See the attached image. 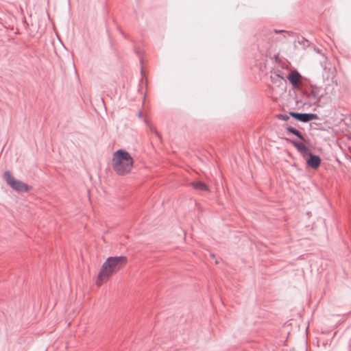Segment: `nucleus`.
I'll return each mask as SVG.
<instances>
[{
    "label": "nucleus",
    "instance_id": "obj_1",
    "mask_svg": "<svg viewBox=\"0 0 351 351\" xmlns=\"http://www.w3.org/2000/svg\"><path fill=\"white\" fill-rule=\"evenodd\" d=\"M127 258L125 256L109 257L103 263L101 269L98 274L96 284L101 286L106 282L111 276L116 274L125 265Z\"/></svg>",
    "mask_w": 351,
    "mask_h": 351
},
{
    "label": "nucleus",
    "instance_id": "obj_2",
    "mask_svg": "<svg viewBox=\"0 0 351 351\" xmlns=\"http://www.w3.org/2000/svg\"><path fill=\"white\" fill-rule=\"evenodd\" d=\"M110 165L118 176H125L132 171V156L123 149H119L112 154Z\"/></svg>",
    "mask_w": 351,
    "mask_h": 351
},
{
    "label": "nucleus",
    "instance_id": "obj_3",
    "mask_svg": "<svg viewBox=\"0 0 351 351\" xmlns=\"http://www.w3.org/2000/svg\"><path fill=\"white\" fill-rule=\"evenodd\" d=\"M4 178L7 184L14 191L22 193L28 192L31 187L25 182L16 180L11 174L10 171H7L4 173Z\"/></svg>",
    "mask_w": 351,
    "mask_h": 351
},
{
    "label": "nucleus",
    "instance_id": "obj_4",
    "mask_svg": "<svg viewBox=\"0 0 351 351\" xmlns=\"http://www.w3.org/2000/svg\"><path fill=\"white\" fill-rule=\"evenodd\" d=\"M259 38L261 39L263 41L259 42L258 43V47L260 49L261 51H267L270 45L269 42L272 39V32L269 29H265L263 30L258 36Z\"/></svg>",
    "mask_w": 351,
    "mask_h": 351
},
{
    "label": "nucleus",
    "instance_id": "obj_5",
    "mask_svg": "<svg viewBox=\"0 0 351 351\" xmlns=\"http://www.w3.org/2000/svg\"><path fill=\"white\" fill-rule=\"evenodd\" d=\"M311 88H304L302 89V92L304 96L306 98H313L315 101V103H317L320 101L322 97H323L322 94H319L320 88L317 86L316 85L311 84Z\"/></svg>",
    "mask_w": 351,
    "mask_h": 351
},
{
    "label": "nucleus",
    "instance_id": "obj_6",
    "mask_svg": "<svg viewBox=\"0 0 351 351\" xmlns=\"http://www.w3.org/2000/svg\"><path fill=\"white\" fill-rule=\"evenodd\" d=\"M289 114L291 117L294 118L295 120L302 123H307L311 121L319 119L318 115L314 113H302L290 111Z\"/></svg>",
    "mask_w": 351,
    "mask_h": 351
},
{
    "label": "nucleus",
    "instance_id": "obj_7",
    "mask_svg": "<svg viewBox=\"0 0 351 351\" xmlns=\"http://www.w3.org/2000/svg\"><path fill=\"white\" fill-rule=\"evenodd\" d=\"M306 165L313 169H317L322 162V159L318 155H315L311 151L306 154Z\"/></svg>",
    "mask_w": 351,
    "mask_h": 351
},
{
    "label": "nucleus",
    "instance_id": "obj_8",
    "mask_svg": "<svg viewBox=\"0 0 351 351\" xmlns=\"http://www.w3.org/2000/svg\"><path fill=\"white\" fill-rule=\"evenodd\" d=\"M302 78L301 74L297 71H291L287 75V79L292 84L293 87L296 89H300V80Z\"/></svg>",
    "mask_w": 351,
    "mask_h": 351
},
{
    "label": "nucleus",
    "instance_id": "obj_9",
    "mask_svg": "<svg viewBox=\"0 0 351 351\" xmlns=\"http://www.w3.org/2000/svg\"><path fill=\"white\" fill-rule=\"evenodd\" d=\"M290 143L302 154L304 158L306 157V154L310 150L304 143L296 140H290Z\"/></svg>",
    "mask_w": 351,
    "mask_h": 351
},
{
    "label": "nucleus",
    "instance_id": "obj_10",
    "mask_svg": "<svg viewBox=\"0 0 351 351\" xmlns=\"http://www.w3.org/2000/svg\"><path fill=\"white\" fill-rule=\"evenodd\" d=\"M193 187L200 191H210L209 187L205 183L201 181H194L191 183Z\"/></svg>",
    "mask_w": 351,
    "mask_h": 351
},
{
    "label": "nucleus",
    "instance_id": "obj_11",
    "mask_svg": "<svg viewBox=\"0 0 351 351\" xmlns=\"http://www.w3.org/2000/svg\"><path fill=\"white\" fill-rule=\"evenodd\" d=\"M286 130L289 133H291V134L295 135L300 140L305 141L302 134L300 131H298L297 129H295V128H293L292 126H287L286 128Z\"/></svg>",
    "mask_w": 351,
    "mask_h": 351
},
{
    "label": "nucleus",
    "instance_id": "obj_12",
    "mask_svg": "<svg viewBox=\"0 0 351 351\" xmlns=\"http://www.w3.org/2000/svg\"><path fill=\"white\" fill-rule=\"evenodd\" d=\"M144 121L152 133H155L156 134H157L158 137H160L159 133H158L155 128L148 121V120L146 118L144 119Z\"/></svg>",
    "mask_w": 351,
    "mask_h": 351
},
{
    "label": "nucleus",
    "instance_id": "obj_13",
    "mask_svg": "<svg viewBox=\"0 0 351 351\" xmlns=\"http://www.w3.org/2000/svg\"><path fill=\"white\" fill-rule=\"evenodd\" d=\"M276 117L280 120L288 121L289 119V116L287 114H279Z\"/></svg>",
    "mask_w": 351,
    "mask_h": 351
},
{
    "label": "nucleus",
    "instance_id": "obj_14",
    "mask_svg": "<svg viewBox=\"0 0 351 351\" xmlns=\"http://www.w3.org/2000/svg\"><path fill=\"white\" fill-rule=\"evenodd\" d=\"M274 32L275 34H279V33H281V32H285V31L282 30V29H280V30H278V29H274Z\"/></svg>",
    "mask_w": 351,
    "mask_h": 351
},
{
    "label": "nucleus",
    "instance_id": "obj_15",
    "mask_svg": "<svg viewBox=\"0 0 351 351\" xmlns=\"http://www.w3.org/2000/svg\"><path fill=\"white\" fill-rule=\"evenodd\" d=\"M142 114H143L142 111H141V110H139V111H138V114H137V115H138V117L139 118H141V117H142Z\"/></svg>",
    "mask_w": 351,
    "mask_h": 351
},
{
    "label": "nucleus",
    "instance_id": "obj_16",
    "mask_svg": "<svg viewBox=\"0 0 351 351\" xmlns=\"http://www.w3.org/2000/svg\"><path fill=\"white\" fill-rule=\"evenodd\" d=\"M141 75H143V68H142V67L141 68Z\"/></svg>",
    "mask_w": 351,
    "mask_h": 351
}]
</instances>
